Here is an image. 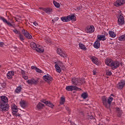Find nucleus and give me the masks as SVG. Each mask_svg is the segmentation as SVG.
Segmentation results:
<instances>
[{"label":"nucleus","mask_w":125,"mask_h":125,"mask_svg":"<svg viewBox=\"0 0 125 125\" xmlns=\"http://www.w3.org/2000/svg\"><path fill=\"white\" fill-rule=\"evenodd\" d=\"M113 98L109 97L108 99L105 96L102 97V102L104 106L107 109H110L112 101H113Z\"/></svg>","instance_id":"obj_1"},{"label":"nucleus","mask_w":125,"mask_h":125,"mask_svg":"<svg viewBox=\"0 0 125 125\" xmlns=\"http://www.w3.org/2000/svg\"><path fill=\"white\" fill-rule=\"evenodd\" d=\"M30 46L31 48L34 49V50H36L39 53H42V52L44 51L43 48L42 46L39 44L37 45V44H36L35 42H31L30 43Z\"/></svg>","instance_id":"obj_2"},{"label":"nucleus","mask_w":125,"mask_h":125,"mask_svg":"<svg viewBox=\"0 0 125 125\" xmlns=\"http://www.w3.org/2000/svg\"><path fill=\"white\" fill-rule=\"evenodd\" d=\"M72 83L74 85H81L83 84V83H84L85 81H84V79L83 78H73L72 79Z\"/></svg>","instance_id":"obj_3"},{"label":"nucleus","mask_w":125,"mask_h":125,"mask_svg":"<svg viewBox=\"0 0 125 125\" xmlns=\"http://www.w3.org/2000/svg\"><path fill=\"white\" fill-rule=\"evenodd\" d=\"M9 109V105L8 104H2L0 102V111L1 112H6L8 111Z\"/></svg>","instance_id":"obj_4"},{"label":"nucleus","mask_w":125,"mask_h":125,"mask_svg":"<svg viewBox=\"0 0 125 125\" xmlns=\"http://www.w3.org/2000/svg\"><path fill=\"white\" fill-rule=\"evenodd\" d=\"M65 89L67 91H73V90H81V88H78V87L74 85H68L66 86Z\"/></svg>","instance_id":"obj_5"},{"label":"nucleus","mask_w":125,"mask_h":125,"mask_svg":"<svg viewBox=\"0 0 125 125\" xmlns=\"http://www.w3.org/2000/svg\"><path fill=\"white\" fill-rule=\"evenodd\" d=\"M39 80H40V78H38L36 80L35 79H32L28 80L26 82L27 83H28V84H35V85H36V84H38V83H39Z\"/></svg>","instance_id":"obj_6"},{"label":"nucleus","mask_w":125,"mask_h":125,"mask_svg":"<svg viewBox=\"0 0 125 125\" xmlns=\"http://www.w3.org/2000/svg\"><path fill=\"white\" fill-rule=\"evenodd\" d=\"M57 52L58 54H59V55H60V56H61L62 57H63V58H66V57H67L66 52L63 51L62 49L58 48L57 50Z\"/></svg>","instance_id":"obj_7"},{"label":"nucleus","mask_w":125,"mask_h":125,"mask_svg":"<svg viewBox=\"0 0 125 125\" xmlns=\"http://www.w3.org/2000/svg\"><path fill=\"white\" fill-rule=\"evenodd\" d=\"M120 66V62L118 61H112V63L111 64V69L112 70H115V69H117V68H119Z\"/></svg>","instance_id":"obj_8"},{"label":"nucleus","mask_w":125,"mask_h":125,"mask_svg":"<svg viewBox=\"0 0 125 125\" xmlns=\"http://www.w3.org/2000/svg\"><path fill=\"white\" fill-rule=\"evenodd\" d=\"M43 80H44V81L47 83H50L52 81L53 78L51 76L47 74L46 75L43 76Z\"/></svg>","instance_id":"obj_9"},{"label":"nucleus","mask_w":125,"mask_h":125,"mask_svg":"<svg viewBox=\"0 0 125 125\" xmlns=\"http://www.w3.org/2000/svg\"><path fill=\"white\" fill-rule=\"evenodd\" d=\"M94 26L93 25H91L90 26H88L86 29H85V32L86 33H88V34H92L94 32Z\"/></svg>","instance_id":"obj_10"},{"label":"nucleus","mask_w":125,"mask_h":125,"mask_svg":"<svg viewBox=\"0 0 125 125\" xmlns=\"http://www.w3.org/2000/svg\"><path fill=\"white\" fill-rule=\"evenodd\" d=\"M118 24L120 26H122L125 24V18H124V16L120 15L118 18Z\"/></svg>","instance_id":"obj_11"},{"label":"nucleus","mask_w":125,"mask_h":125,"mask_svg":"<svg viewBox=\"0 0 125 125\" xmlns=\"http://www.w3.org/2000/svg\"><path fill=\"white\" fill-rule=\"evenodd\" d=\"M125 85V81L122 80L119 82L117 85V88L118 89H123Z\"/></svg>","instance_id":"obj_12"},{"label":"nucleus","mask_w":125,"mask_h":125,"mask_svg":"<svg viewBox=\"0 0 125 125\" xmlns=\"http://www.w3.org/2000/svg\"><path fill=\"white\" fill-rule=\"evenodd\" d=\"M125 0H118L115 2H114L115 6H121L123 4H125Z\"/></svg>","instance_id":"obj_13"},{"label":"nucleus","mask_w":125,"mask_h":125,"mask_svg":"<svg viewBox=\"0 0 125 125\" xmlns=\"http://www.w3.org/2000/svg\"><path fill=\"white\" fill-rule=\"evenodd\" d=\"M22 33L23 35H24V37H26L27 39H28L29 40H31V39H32V35H31V34H29V33H28V31H27L25 30H22Z\"/></svg>","instance_id":"obj_14"},{"label":"nucleus","mask_w":125,"mask_h":125,"mask_svg":"<svg viewBox=\"0 0 125 125\" xmlns=\"http://www.w3.org/2000/svg\"><path fill=\"white\" fill-rule=\"evenodd\" d=\"M0 20H1L2 21H3V22L5 23V24H7L8 26H10V27H12V26H13L10 22H8L7 20L5 19V18L2 17H0Z\"/></svg>","instance_id":"obj_15"},{"label":"nucleus","mask_w":125,"mask_h":125,"mask_svg":"<svg viewBox=\"0 0 125 125\" xmlns=\"http://www.w3.org/2000/svg\"><path fill=\"white\" fill-rule=\"evenodd\" d=\"M0 102H1V104H5L8 102V99L6 96H3L1 97Z\"/></svg>","instance_id":"obj_16"},{"label":"nucleus","mask_w":125,"mask_h":125,"mask_svg":"<svg viewBox=\"0 0 125 125\" xmlns=\"http://www.w3.org/2000/svg\"><path fill=\"white\" fill-rule=\"evenodd\" d=\"M13 76H14V71H8L7 74V78L9 80H11L12 79Z\"/></svg>","instance_id":"obj_17"},{"label":"nucleus","mask_w":125,"mask_h":125,"mask_svg":"<svg viewBox=\"0 0 125 125\" xmlns=\"http://www.w3.org/2000/svg\"><path fill=\"white\" fill-rule=\"evenodd\" d=\"M90 59L92 60V62L94 63L96 65H99V62L98 61V59L95 57H90Z\"/></svg>","instance_id":"obj_18"},{"label":"nucleus","mask_w":125,"mask_h":125,"mask_svg":"<svg viewBox=\"0 0 125 125\" xmlns=\"http://www.w3.org/2000/svg\"><path fill=\"white\" fill-rule=\"evenodd\" d=\"M112 62H113V60H112V59H105V63L106 65H107V66H109L110 67H111V66L112 65Z\"/></svg>","instance_id":"obj_19"},{"label":"nucleus","mask_w":125,"mask_h":125,"mask_svg":"<svg viewBox=\"0 0 125 125\" xmlns=\"http://www.w3.org/2000/svg\"><path fill=\"white\" fill-rule=\"evenodd\" d=\"M67 18L68 21H71V20H72V21H76V17L74 15H70L67 16Z\"/></svg>","instance_id":"obj_20"},{"label":"nucleus","mask_w":125,"mask_h":125,"mask_svg":"<svg viewBox=\"0 0 125 125\" xmlns=\"http://www.w3.org/2000/svg\"><path fill=\"white\" fill-rule=\"evenodd\" d=\"M94 47H95V48H96L97 49L100 47V42L98 41V40H97L94 42Z\"/></svg>","instance_id":"obj_21"},{"label":"nucleus","mask_w":125,"mask_h":125,"mask_svg":"<svg viewBox=\"0 0 125 125\" xmlns=\"http://www.w3.org/2000/svg\"><path fill=\"white\" fill-rule=\"evenodd\" d=\"M55 63V67L56 70V72H57V73H61V68L58 64H57V62Z\"/></svg>","instance_id":"obj_22"},{"label":"nucleus","mask_w":125,"mask_h":125,"mask_svg":"<svg viewBox=\"0 0 125 125\" xmlns=\"http://www.w3.org/2000/svg\"><path fill=\"white\" fill-rule=\"evenodd\" d=\"M43 11H45L47 14H50L51 12H52V9L50 8H47L43 9Z\"/></svg>","instance_id":"obj_23"},{"label":"nucleus","mask_w":125,"mask_h":125,"mask_svg":"<svg viewBox=\"0 0 125 125\" xmlns=\"http://www.w3.org/2000/svg\"><path fill=\"white\" fill-rule=\"evenodd\" d=\"M44 107V104H42V103H39L38 104L37 106L36 107V109H38L40 110L41 109H42Z\"/></svg>","instance_id":"obj_24"},{"label":"nucleus","mask_w":125,"mask_h":125,"mask_svg":"<svg viewBox=\"0 0 125 125\" xmlns=\"http://www.w3.org/2000/svg\"><path fill=\"white\" fill-rule=\"evenodd\" d=\"M116 111L117 112L118 117H121V116H122V114H123V111L119 108H116Z\"/></svg>","instance_id":"obj_25"},{"label":"nucleus","mask_w":125,"mask_h":125,"mask_svg":"<svg viewBox=\"0 0 125 125\" xmlns=\"http://www.w3.org/2000/svg\"><path fill=\"white\" fill-rule=\"evenodd\" d=\"M21 106L22 108H25L27 107V104H26V102L22 101L20 103Z\"/></svg>","instance_id":"obj_26"},{"label":"nucleus","mask_w":125,"mask_h":125,"mask_svg":"<svg viewBox=\"0 0 125 125\" xmlns=\"http://www.w3.org/2000/svg\"><path fill=\"white\" fill-rule=\"evenodd\" d=\"M79 47H80V48H81V49H82L83 50H86V48L85 47V46H84V45H83V44L80 43L79 44Z\"/></svg>","instance_id":"obj_27"},{"label":"nucleus","mask_w":125,"mask_h":125,"mask_svg":"<svg viewBox=\"0 0 125 125\" xmlns=\"http://www.w3.org/2000/svg\"><path fill=\"white\" fill-rule=\"evenodd\" d=\"M21 89H22V87H21V86H19L17 87L15 92L16 93H19L20 92H21Z\"/></svg>","instance_id":"obj_28"},{"label":"nucleus","mask_w":125,"mask_h":125,"mask_svg":"<svg viewBox=\"0 0 125 125\" xmlns=\"http://www.w3.org/2000/svg\"><path fill=\"white\" fill-rule=\"evenodd\" d=\"M109 36L111 38H116V34L113 31H109Z\"/></svg>","instance_id":"obj_29"},{"label":"nucleus","mask_w":125,"mask_h":125,"mask_svg":"<svg viewBox=\"0 0 125 125\" xmlns=\"http://www.w3.org/2000/svg\"><path fill=\"white\" fill-rule=\"evenodd\" d=\"M98 40L100 41H105L106 40V38H105V36L104 35H100V36H98Z\"/></svg>","instance_id":"obj_30"},{"label":"nucleus","mask_w":125,"mask_h":125,"mask_svg":"<svg viewBox=\"0 0 125 125\" xmlns=\"http://www.w3.org/2000/svg\"><path fill=\"white\" fill-rule=\"evenodd\" d=\"M61 20H62V21H63V22H68L69 21L68 20V16L62 17Z\"/></svg>","instance_id":"obj_31"},{"label":"nucleus","mask_w":125,"mask_h":125,"mask_svg":"<svg viewBox=\"0 0 125 125\" xmlns=\"http://www.w3.org/2000/svg\"><path fill=\"white\" fill-rule=\"evenodd\" d=\"M119 41H120V42H124V41H125V34L120 36L119 38Z\"/></svg>","instance_id":"obj_32"},{"label":"nucleus","mask_w":125,"mask_h":125,"mask_svg":"<svg viewBox=\"0 0 125 125\" xmlns=\"http://www.w3.org/2000/svg\"><path fill=\"white\" fill-rule=\"evenodd\" d=\"M53 3H54L55 6L56 7H57V8H59V7H60V4H59V3L56 2V1L54 0Z\"/></svg>","instance_id":"obj_33"},{"label":"nucleus","mask_w":125,"mask_h":125,"mask_svg":"<svg viewBox=\"0 0 125 125\" xmlns=\"http://www.w3.org/2000/svg\"><path fill=\"white\" fill-rule=\"evenodd\" d=\"M46 105L50 108H53V107H54V105L50 102H48Z\"/></svg>","instance_id":"obj_34"},{"label":"nucleus","mask_w":125,"mask_h":125,"mask_svg":"<svg viewBox=\"0 0 125 125\" xmlns=\"http://www.w3.org/2000/svg\"><path fill=\"white\" fill-rule=\"evenodd\" d=\"M105 74L106 76H112V72L108 69H106Z\"/></svg>","instance_id":"obj_35"},{"label":"nucleus","mask_w":125,"mask_h":125,"mask_svg":"<svg viewBox=\"0 0 125 125\" xmlns=\"http://www.w3.org/2000/svg\"><path fill=\"white\" fill-rule=\"evenodd\" d=\"M87 93H83L82 94V97L83 99H86L87 98Z\"/></svg>","instance_id":"obj_36"},{"label":"nucleus","mask_w":125,"mask_h":125,"mask_svg":"<svg viewBox=\"0 0 125 125\" xmlns=\"http://www.w3.org/2000/svg\"><path fill=\"white\" fill-rule=\"evenodd\" d=\"M65 103V98L64 97H62L61 99V102H60V104L61 105H63Z\"/></svg>","instance_id":"obj_37"},{"label":"nucleus","mask_w":125,"mask_h":125,"mask_svg":"<svg viewBox=\"0 0 125 125\" xmlns=\"http://www.w3.org/2000/svg\"><path fill=\"white\" fill-rule=\"evenodd\" d=\"M19 37L21 42H23V41H24V37H23V35H22V34H21V32L19 33Z\"/></svg>","instance_id":"obj_38"},{"label":"nucleus","mask_w":125,"mask_h":125,"mask_svg":"<svg viewBox=\"0 0 125 125\" xmlns=\"http://www.w3.org/2000/svg\"><path fill=\"white\" fill-rule=\"evenodd\" d=\"M87 117L88 119H90V120H93V119H94V116H93L91 114L88 115Z\"/></svg>","instance_id":"obj_39"},{"label":"nucleus","mask_w":125,"mask_h":125,"mask_svg":"<svg viewBox=\"0 0 125 125\" xmlns=\"http://www.w3.org/2000/svg\"><path fill=\"white\" fill-rule=\"evenodd\" d=\"M57 64H58L60 67H63V62L61 61H59L57 62H56Z\"/></svg>","instance_id":"obj_40"},{"label":"nucleus","mask_w":125,"mask_h":125,"mask_svg":"<svg viewBox=\"0 0 125 125\" xmlns=\"http://www.w3.org/2000/svg\"><path fill=\"white\" fill-rule=\"evenodd\" d=\"M35 71H36V72H37L38 73H42V70H41L38 67L36 68Z\"/></svg>","instance_id":"obj_41"},{"label":"nucleus","mask_w":125,"mask_h":125,"mask_svg":"<svg viewBox=\"0 0 125 125\" xmlns=\"http://www.w3.org/2000/svg\"><path fill=\"white\" fill-rule=\"evenodd\" d=\"M14 33H15V34H18V35H19V33H20L21 32L18 31V30H17V29H14L13 30Z\"/></svg>","instance_id":"obj_42"},{"label":"nucleus","mask_w":125,"mask_h":125,"mask_svg":"<svg viewBox=\"0 0 125 125\" xmlns=\"http://www.w3.org/2000/svg\"><path fill=\"white\" fill-rule=\"evenodd\" d=\"M21 74L22 76H24L25 75H26V73H25V71H24L22 69H21Z\"/></svg>","instance_id":"obj_43"},{"label":"nucleus","mask_w":125,"mask_h":125,"mask_svg":"<svg viewBox=\"0 0 125 125\" xmlns=\"http://www.w3.org/2000/svg\"><path fill=\"white\" fill-rule=\"evenodd\" d=\"M13 115L14 116H15L16 117H18V116H19V114H17L16 113H17V112H15V111H12V112Z\"/></svg>","instance_id":"obj_44"},{"label":"nucleus","mask_w":125,"mask_h":125,"mask_svg":"<svg viewBox=\"0 0 125 125\" xmlns=\"http://www.w3.org/2000/svg\"><path fill=\"white\" fill-rule=\"evenodd\" d=\"M22 77L24 80H28V76H26V75H23Z\"/></svg>","instance_id":"obj_45"},{"label":"nucleus","mask_w":125,"mask_h":125,"mask_svg":"<svg viewBox=\"0 0 125 125\" xmlns=\"http://www.w3.org/2000/svg\"><path fill=\"white\" fill-rule=\"evenodd\" d=\"M41 102H42V103H44V104H47V102H48V101H46L45 100H42L41 101Z\"/></svg>","instance_id":"obj_46"},{"label":"nucleus","mask_w":125,"mask_h":125,"mask_svg":"<svg viewBox=\"0 0 125 125\" xmlns=\"http://www.w3.org/2000/svg\"><path fill=\"white\" fill-rule=\"evenodd\" d=\"M81 8H82V6H78L77 7V10H81Z\"/></svg>","instance_id":"obj_47"},{"label":"nucleus","mask_w":125,"mask_h":125,"mask_svg":"<svg viewBox=\"0 0 125 125\" xmlns=\"http://www.w3.org/2000/svg\"><path fill=\"white\" fill-rule=\"evenodd\" d=\"M4 45V43H3V42H0V46L1 47H2V46H3Z\"/></svg>","instance_id":"obj_48"},{"label":"nucleus","mask_w":125,"mask_h":125,"mask_svg":"<svg viewBox=\"0 0 125 125\" xmlns=\"http://www.w3.org/2000/svg\"><path fill=\"white\" fill-rule=\"evenodd\" d=\"M37 67L35 66H31V69H32V70H36V69H37Z\"/></svg>","instance_id":"obj_49"},{"label":"nucleus","mask_w":125,"mask_h":125,"mask_svg":"<svg viewBox=\"0 0 125 125\" xmlns=\"http://www.w3.org/2000/svg\"><path fill=\"white\" fill-rule=\"evenodd\" d=\"M93 75H96V73H97L96 70H95V69L93 70Z\"/></svg>","instance_id":"obj_50"},{"label":"nucleus","mask_w":125,"mask_h":125,"mask_svg":"<svg viewBox=\"0 0 125 125\" xmlns=\"http://www.w3.org/2000/svg\"><path fill=\"white\" fill-rule=\"evenodd\" d=\"M13 109H14V110L17 109V106H13V107H12V110H13Z\"/></svg>","instance_id":"obj_51"},{"label":"nucleus","mask_w":125,"mask_h":125,"mask_svg":"<svg viewBox=\"0 0 125 125\" xmlns=\"http://www.w3.org/2000/svg\"><path fill=\"white\" fill-rule=\"evenodd\" d=\"M12 111L13 112H18V109H14L13 108V110H12Z\"/></svg>","instance_id":"obj_52"},{"label":"nucleus","mask_w":125,"mask_h":125,"mask_svg":"<svg viewBox=\"0 0 125 125\" xmlns=\"http://www.w3.org/2000/svg\"><path fill=\"white\" fill-rule=\"evenodd\" d=\"M33 24L34 25V26L38 25V23H37V22H36V21L33 22Z\"/></svg>","instance_id":"obj_53"},{"label":"nucleus","mask_w":125,"mask_h":125,"mask_svg":"<svg viewBox=\"0 0 125 125\" xmlns=\"http://www.w3.org/2000/svg\"><path fill=\"white\" fill-rule=\"evenodd\" d=\"M58 19H59V18H58V17H56L54 19L55 21H57L58 20Z\"/></svg>","instance_id":"obj_54"},{"label":"nucleus","mask_w":125,"mask_h":125,"mask_svg":"<svg viewBox=\"0 0 125 125\" xmlns=\"http://www.w3.org/2000/svg\"><path fill=\"white\" fill-rule=\"evenodd\" d=\"M65 109H66V110H67L68 111H70V110H69V107L68 106H66Z\"/></svg>","instance_id":"obj_55"},{"label":"nucleus","mask_w":125,"mask_h":125,"mask_svg":"<svg viewBox=\"0 0 125 125\" xmlns=\"http://www.w3.org/2000/svg\"><path fill=\"white\" fill-rule=\"evenodd\" d=\"M71 123V125H74V123L73 122H70Z\"/></svg>","instance_id":"obj_56"},{"label":"nucleus","mask_w":125,"mask_h":125,"mask_svg":"<svg viewBox=\"0 0 125 125\" xmlns=\"http://www.w3.org/2000/svg\"><path fill=\"white\" fill-rule=\"evenodd\" d=\"M52 21H53V22H54V20H52Z\"/></svg>","instance_id":"obj_57"},{"label":"nucleus","mask_w":125,"mask_h":125,"mask_svg":"<svg viewBox=\"0 0 125 125\" xmlns=\"http://www.w3.org/2000/svg\"><path fill=\"white\" fill-rule=\"evenodd\" d=\"M103 125L102 124H100V125Z\"/></svg>","instance_id":"obj_58"},{"label":"nucleus","mask_w":125,"mask_h":125,"mask_svg":"<svg viewBox=\"0 0 125 125\" xmlns=\"http://www.w3.org/2000/svg\"><path fill=\"white\" fill-rule=\"evenodd\" d=\"M51 42V41H49V42Z\"/></svg>","instance_id":"obj_59"},{"label":"nucleus","mask_w":125,"mask_h":125,"mask_svg":"<svg viewBox=\"0 0 125 125\" xmlns=\"http://www.w3.org/2000/svg\"><path fill=\"white\" fill-rule=\"evenodd\" d=\"M0 67H1V65H0Z\"/></svg>","instance_id":"obj_60"},{"label":"nucleus","mask_w":125,"mask_h":125,"mask_svg":"<svg viewBox=\"0 0 125 125\" xmlns=\"http://www.w3.org/2000/svg\"><path fill=\"white\" fill-rule=\"evenodd\" d=\"M40 9H42V8H40Z\"/></svg>","instance_id":"obj_61"},{"label":"nucleus","mask_w":125,"mask_h":125,"mask_svg":"<svg viewBox=\"0 0 125 125\" xmlns=\"http://www.w3.org/2000/svg\"><path fill=\"white\" fill-rule=\"evenodd\" d=\"M112 96H113V94H111Z\"/></svg>","instance_id":"obj_62"}]
</instances>
